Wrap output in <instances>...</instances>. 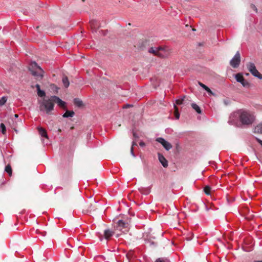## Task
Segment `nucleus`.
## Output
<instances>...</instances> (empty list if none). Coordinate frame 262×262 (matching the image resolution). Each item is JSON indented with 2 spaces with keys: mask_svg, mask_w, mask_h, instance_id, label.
I'll list each match as a JSON object with an SVG mask.
<instances>
[{
  "mask_svg": "<svg viewBox=\"0 0 262 262\" xmlns=\"http://www.w3.org/2000/svg\"><path fill=\"white\" fill-rule=\"evenodd\" d=\"M254 262H262V260H259V261H254Z\"/></svg>",
  "mask_w": 262,
  "mask_h": 262,
  "instance_id": "44",
  "label": "nucleus"
},
{
  "mask_svg": "<svg viewBox=\"0 0 262 262\" xmlns=\"http://www.w3.org/2000/svg\"><path fill=\"white\" fill-rule=\"evenodd\" d=\"M143 237L145 241H150L151 238H154L150 233L148 232H144L143 234Z\"/></svg>",
  "mask_w": 262,
  "mask_h": 262,
  "instance_id": "18",
  "label": "nucleus"
},
{
  "mask_svg": "<svg viewBox=\"0 0 262 262\" xmlns=\"http://www.w3.org/2000/svg\"><path fill=\"white\" fill-rule=\"evenodd\" d=\"M38 130L39 135L41 137H45L47 139L48 138V136L47 132L44 128H43L42 127H38Z\"/></svg>",
  "mask_w": 262,
  "mask_h": 262,
  "instance_id": "15",
  "label": "nucleus"
},
{
  "mask_svg": "<svg viewBox=\"0 0 262 262\" xmlns=\"http://www.w3.org/2000/svg\"><path fill=\"white\" fill-rule=\"evenodd\" d=\"M31 67L32 68L30 69V71L32 75L36 77L37 79H41L43 74L42 69L35 62L31 63Z\"/></svg>",
  "mask_w": 262,
  "mask_h": 262,
  "instance_id": "3",
  "label": "nucleus"
},
{
  "mask_svg": "<svg viewBox=\"0 0 262 262\" xmlns=\"http://www.w3.org/2000/svg\"><path fill=\"white\" fill-rule=\"evenodd\" d=\"M148 51L149 53L152 54L154 55L158 56L159 47H151L148 49Z\"/></svg>",
  "mask_w": 262,
  "mask_h": 262,
  "instance_id": "14",
  "label": "nucleus"
},
{
  "mask_svg": "<svg viewBox=\"0 0 262 262\" xmlns=\"http://www.w3.org/2000/svg\"><path fill=\"white\" fill-rule=\"evenodd\" d=\"M74 103L75 105L78 107H80L83 105L82 101L79 98H75L74 99Z\"/></svg>",
  "mask_w": 262,
  "mask_h": 262,
  "instance_id": "20",
  "label": "nucleus"
},
{
  "mask_svg": "<svg viewBox=\"0 0 262 262\" xmlns=\"http://www.w3.org/2000/svg\"><path fill=\"white\" fill-rule=\"evenodd\" d=\"M7 99L5 97H3L0 99V105H4L6 102Z\"/></svg>",
  "mask_w": 262,
  "mask_h": 262,
  "instance_id": "27",
  "label": "nucleus"
},
{
  "mask_svg": "<svg viewBox=\"0 0 262 262\" xmlns=\"http://www.w3.org/2000/svg\"><path fill=\"white\" fill-rule=\"evenodd\" d=\"M114 233V232L110 229L105 230L104 232L105 238L108 239L112 236H113Z\"/></svg>",
  "mask_w": 262,
  "mask_h": 262,
  "instance_id": "13",
  "label": "nucleus"
},
{
  "mask_svg": "<svg viewBox=\"0 0 262 262\" xmlns=\"http://www.w3.org/2000/svg\"><path fill=\"white\" fill-rule=\"evenodd\" d=\"M135 146H137V144L136 143V142L133 141L132 147H131V148H130V154L132 155V156H133L134 157H136V155H135V153L134 152V147Z\"/></svg>",
  "mask_w": 262,
  "mask_h": 262,
  "instance_id": "23",
  "label": "nucleus"
},
{
  "mask_svg": "<svg viewBox=\"0 0 262 262\" xmlns=\"http://www.w3.org/2000/svg\"><path fill=\"white\" fill-rule=\"evenodd\" d=\"M241 62V55L239 51H237L234 57L231 59L230 61V66L233 68H237L238 67Z\"/></svg>",
  "mask_w": 262,
  "mask_h": 262,
  "instance_id": "6",
  "label": "nucleus"
},
{
  "mask_svg": "<svg viewBox=\"0 0 262 262\" xmlns=\"http://www.w3.org/2000/svg\"><path fill=\"white\" fill-rule=\"evenodd\" d=\"M256 140L262 146V140H261L258 138H256Z\"/></svg>",
  "mask_w": 262,
  "mask_h": 262,
  "instance_id": "40",
  "label": "nucleus"
},
{
  "mask_svg": "<svg viewBox=\"0 0 262 262\" xmlns=\"http://www.w3.org/2000/svg\"><path fill=\"white\" fill-rule=\"evenodd\" d=\"M131 106V105L130 104H126L125 106H123V108H128L129 107Z\"/></svg>",
  "mask_w": 262,
  "mask_h": 262,
  "instance_id": "41",
  "label": "nucleus"
},
{
  "mask_svg": "<svg viewBox=\"0 0 262 262\" xmlns=\"http://www.w3.org/2000/svg\"><path fill=\"white\" fill-rule=\"evenodd\" d=\"M211 190H212V188L208 185L205 186L204 188V191L207 195L210 194V192H211Z\"/></svg>",
  "mask_w": 262,
  "mask_h": 262,
  "instance_id": "22",
  "label": "nucleus"
},
{
  "mask_svg": "<svg viewBox=\"0 0 262 262\" xmlns=\"http://www.w3.org/2000/svg\"><path fill=\"white\" fill-rule=\"evenodd\" d=\"M36 233L37 234H40L43 236H45L46 235V233H47L46 231L41 232V231H39L38 230H36Z\"/></svg>",
  "mask_w": 262,
  "mask_h": 262,
  "instance_id": "30",
  "label": "nucleus"
},
{
  "mask_svg": "<svg viewBox=\"0 0 262 262\" xmlns=\"http://www.w3.org/2000/svg\"><path fill=\"white\" fill-rule=\"evenodd\" d=\"M247 67L248 71L254 77L258 78L259 79H262V74H261L258 70L256 69L255 64L252 62H249L247 64Z\"/></svg>",
  "mask_w": 262,
  "mask_h": 262,
  "instance_id": "4",
  "label": "nucleus"
},
{
  "mask_svg": "<svg viewBox=\"0 0 262 262\" xmlns=\"http://www.w3.org/2000/svg\"><path fill=\"white\" fill-rule=\"evenodd\" d=\"M90 25L95 32H96L97 29L100 27L99 23L95 19H92L90 21Z\"/></svg>",
  "mask_w": 262,
  "mask_h": 262,
  "instance_id": "12",
  "label": "nucleus"
},
{
  "mask_svg": "<svg viewBox=\"0 0 262 262\" xmlns=\"http://www.w3.org/2000/svg\"><path fill=\"white\" fill-rule=\"evenodd\" d=\"M184 101V99H178L176 100V104L178 105H180L183 103V102Z\"/></svg>",
  "mask_w": 262,
  "mask_h": 262,
  "instance_id": "31",
  "label": "nucleus"
},
{
  "mask_svg": "<svg viewBox=\"0 0 262 262\" xmlns=\"http://www.w3.org/2000/svg\"><path fill=\"white\" fill-rule=\"evenodd\" d=\"M35 87L37 89V92L39 90H40V86L38 84H37L36 85H35Z\"/></svg>",
  "mask_w": 262,
  "mask_h": 262,
  "instance_id": "39",
  "label": "nucleus"
},
{
  "mask_svg": "<svg viewBox=\"0 0 262 262\" xmlns=\"http://www.w3.org/2000/svg\"><path fill=\"white\" fill-rule=\"evenodd\" d=\"M170 53V50L168 47H159L158 56L161 58H165L168 57Z\"/></svg>",
  "mask_w": 262,
  "mask_h": 262,
  "instance_id": "5",
  "label": "nucleus"
},
{
  "mask_svg": "<svg viewBox=\"0 0 262 262\" xmlns=\"http://www.w3.org/2000/svg\"><path fill=\"white\" fill-rule=\"evenodd\" d=\"M156 141L161 143L166 150H169L170 149L172 148V145H171V144L168 142L166 141L163 138H157Z\"/></svg>",
  "mask_w": 262,
  "mask_h": 262,
  "instance_id": "8",
  "label": "nucleus"
},
{
  "mask_svg": "<svg viewBox=\"0 0 262 262\" xmlns=\"http://www.w3.org/2000/svg\"><path fill=\"white\" fill-rule=\"evenodd\" d=\"M237 117H239L241 123L245 125L251 124L254 120V116L250 112L244 110H239L233 113L230 116L229 122H231L232 121V118Z\"/></svg>",
  "mask_w": 262,
  "mask_h": 262,
  "instance_id": "1",
  "label": "nucleus"
},
{
  "mask_svg": "<svg viewBox=\"0 0 262 262\" xmlns=\"http://www.w3.org/2000/svg\"><path fill=\"white\" fill-rule=\"evenodd\" d=\"M5 171L8 173L10 176L12 174V168L10 165H8L6 166Z\"/></svg>",
  "mask_w": 262,
  "mask_h": 262,
  "instance_id": "24",
  "label": "nucleus"
},
{
  "mask_svg": "<svg viewBox=\"0 0 262 262\" xmlns=\"http://www.w3.org/2000/svg\"><path fill=\"white\" fill-rule=\"evenodd\" d=\"M199 84L202 88H203L204 90L206 89L207 88V86L206 85H205L204 84L202 83V82H199Z\"/></svg>",
  "mask_w": 262,
  "mask_h": 262,
  "instance_id": "34",
  "label": "nucleus"
},
{
  "mask_svg": "<svg viewBox=\"0 0 262 262\" xmlns=\"http://www.w3.org/2000/svg\"><path fill=\"white\" fill-rule=\"evenodd\" d=\"M139 145L141 147H144L145 146V143L143 142V141H141L140 143H139Z\"/></svg>",
  "mask_w": 262,
  "mask_h": 262,
  "instance_id": "37",
  "label": "nucleus"
},
{
  "mask_svg": "<svg viewBox=\"0 0 262 262\" xmlns=\"http://www.w3.org/2000/svg\"><path fill=\"white\" fill-rule=\"evenodd\" d=\"M62 81L65 88H67L70 84V82L69 81L68 77L67 76H63L62 77Z\"/></svg>",
  "mask_w": 262,
  "mask_h": 262,
  "instance_id": "19",
  "label": "nucleus"
},
{
  "mask_svg": "<svg viewBox=\"0 0 262 262\" xmlns=\"http://www.w3.org/2000/svg\"><path fill=\"white\" fill-rule=\"evenodd\" d=\"M125 230H124V232H125V231H126L127 230V229H124Z\"/></svg>",
  "mask_w": 262,
  "mask_h": 262,
  "instance_id": "47",
  "label": "nucleus"
},
{
  "mask_svg": "<svg viewBox=\"0 0 262 262\" xmlns=\"http://www.w3.org/2000/svg\"><path fill=\"white\" fill-rule=\"evenodd\" d=\"M174 107H175V108H176V111H177V108L176 107V106L175 105H174Z\"/></svg>",
  "mask_w": 262,
  "mask_h": 262,
  "instance_id": "45",
  "label": "nucleus"
},
{
  "mask_svg": "<svg viewBox=\"0 0 262 262\" xmlns=\"http://www.w3.org/2000/svg\"><path fill=\"white\" fill-rule=\"evenodd\" d=\"M175 117L177 119H179L180 117V114L178 112H176L175 113Z\"/></svg>",
  "mask_w": 262,
  "mask_h": 262,
  "instance_id": "36",
  "label": "nucleus"
},
{
  "mask_svg": "<svg viewBox=\"0 0 262 262\" xmlns=\"http://www.w3.org/2000/svg\"><path fill=\"white\" fill-rule=\"evenodd\" d=\"M118 228L119 230H122L123 229H128V224L123 220H119L117 223Z\"/></svg>",
  "mask_w": 262,
  "mask_h": 262,
  "instance_id": "10",
  "label": "nucleus"
},
{
  "mask_svg": "<svg viewBox=\"0 0 262 262\" xmlns=\"http://www.w3.org/2000/svg\"><path fill=\"white\" fill-rule=\"evenodd\" d=\"M95 210V208L94 207L92 206V205H90V208H89V209L86 210L85 211V213H87L89 211H91L92 210Z\"/></svg>",
  "mask_w": 262,
  "mask_h": 262,
  "instance_id": "33",
  "label": "nucleus"
},
{
  "mask_svg": "<svg viewBox=\"0 0 262 262\" xmlns=\"http://www.w3.org/2000/svg\"><path fill=\"white\" fill-rule=\"evenodd\" d=\"M224 103L226 104V105H228L229 104V102L228 100H224Z\"/></svg>",
  "mask_w": 262,
  "mask_h": 262,
  "instance_id": "42",
  "label": "nucleus"
},
{
  "mask_svg": "<svg viewBox=\"0 0 262 262\" xmlns=\"http://www.w3.org/2000/svg\"><path fill=\"white\" fill-rule=\"evenodd\" d=\"M126 256L129 260L133 256V252L131 251L128 252L126 254Z\"/></svg>",
  "mask_w": 262,
  "mask_h": 262,
  "instance_id": "28",
  "label": "nucleus"
},
{
  "mask_svg": "<svg viewBox=\"0 0 262 262\" xmlns=\"http://www.w3.org/2000/svg\"><path fill=\"white\" fill-rule=\"evenodd\" d=\"M191 106L198 114L201 113V108L196 104L192 103L191 104Z\"/></svg>",
  "mask_w": 262,
  "mask_h": 262,
  "instance_id": "21",
  "label": "nucleus"
},
{
  "mask_svg": "<svg viewBox=\"0 0 262 262\" xmlns=\"http://www.w3.org/2000/svg\"><path fill=\"white\" fill-rule=\"evenodd\" d=\"M210 95H213V93L211 91V90L207 86L206 89L205 90Z\"/></svg>",
  "mask_w": 262,
  "mask_h": 262,
  "instance_id": "29",
  "label": "nucleus"
},
{
  "mask_svg": "<svg viewBox=\"0 0 262 262\" xmlns=\"http://www.w3.org/2000/svg\"><path fill=\"white\" fill-rule=\"evenodd\" d=\"M37 95L40 97H45L46 95V93H45V91H43L42 90H39L38 91H37Z\"/></svg>",
  "mask_w": 262,
  "mask_h": 262,
  "instance_id": "25",
  "label": "nucleus"
},
{
  "mask_svg": "<svg viewBox=\"0 0 262 262\" xmlns=\"http://www.w3.org/2000/svg\"><path fill=\"white\" fill-rule=\"evenodd\" d=\"M74 112L73 111H66L62 115L63 118L72 117L74 115Z\"/></svg>",
  "mask_w": 262,
  "mask_h": 262,
  "instance_id": "16",
  "label": "nucleus"
},
{
  "mask_svg": "<svg viewBox=\"0 0 262 262\" xmlns=\"http://www.w3.org/2000/svg\"><path fill=\"white\" fill-rule=\"evenodd\" d=\"M254 133L262 134V123H259L254 128Z\"/></svg>",
  "mask_w": 262,
  "mask_h": 262,
  "instance_id": "17",
  "label": "nucleus"
},
{
  "mask_svg": "<svg viewBox=\"0 0 262 262\" xmlns=\"http://www.w3.org/2000/svg\"><path fill=\"white\" fill-rule=\"evenodd\" d=\"M39 110L42 114H51V112L54 110V104L52 96L48 99H44L39 102Z\"/></svg>",
  "mask_w": 262,
  "mask_h": 262,
  "instance_id": "2",
  "label": "nucleus"
},
{
  "mask_svg": "<svg viewBox=\"0 0 262 262\" xmlns=\"http://www.w3.org/2000/svg\"><path fill=\"white\" fill-rule=\"evenodd\" d=\"M15 117H18V115L15 114Z\"/></svg>",
  "mask_w": 262,
  "mask_h": 262,
  "instance_id": "46",
  "label": "nucleus"
},
{
  "mask_svg": "<svg viewBox=\"0 0 262 262\" xmlns=\"http://www.w3.org/2000/svg\"><path fill=\"white\" fill-rule=\"evenodd\" d=\"M133 136H134V137L135 138H138V135L134 131L133 132Z\"/></svg>",
  "mask_w": 262,
  "mask_h": 262,
  "instance_id": "38",
  "label": "nucleus"
},
{
  "mask_svg": "<svg viewBox=\"0 0 262 262\" xmlns=\"http://www.w3.org/2000/svg\"><path fill=\"white\" fill-rule=\"evenodd\" d=\"M52 99H53L54 104L56 103L58 105L61 107H64L66 106V102L62 101L58 97L56 96H52Z\"/></svg>",
  "mask_w": 262,
  "mask_h": 262,
  "instance_id": "9",
  "label": "nucleus"
},
{
  "mask_svg": "<svg viewBox=\"0 0 262 262\" xmlns=\"http://www.w3.org/2000/svg\"><path fill=\"white\" fill-rule=\"evenodd\" d=\"M158 159L164 167L168 166V163L165 157L161 154H158Z\"/></svg>",
  "mask_w": 262,
  "mask_h": 262,
  "instance_id": "11",
  "label": "nucleus"
},
{
  "mask_svg": "<svg viewBox=\"0 0 262 262\" xmlns=\"http://www.w3.org/2000/svg\"><path fill=\"white\" fill-rule=\"evenodd\" d=\"M235 78L237 82L241 83L242 85L245 88H248L250 86V83L245 79L242 73H237L235 75Z\"/></svg>",
  "mask_w": 262,
  "mask_h": 262,
  "instance_id": "7",
  "label": "nucleus"
},
{
  "mask_svg": "<svg viewBox=\"0 0 262 262\" xmlns=\"http://www.w3.org/2000/svg\"><path fill=\"white\" fill-rule=\"evenodd\" d=\"M155 262H166L165 260L162 258H158L157 259Z\"/></svg>",
  "mask_w": 262,
  "mask_h": 262,
  "instance_id": "35",
  "label": "nucleus"
},
{
  "mask_svg": "<svg viewBox=\"0 0 262 262\" xmlns=\"http://www.w3.org/2000/svg\"><path fill=\"white\" fill-rule=\"evenodd\" d=\"M144 46V45H143H143H141L140 47H141V48H142V47H143Z\"/></svg>",
  "mask_w": 262,
  "mask_h": 262,
  "instance_id": "43",
  "label": "nucleus"
},
{
  "mask_svg": "<svg viewBox=\"0 0 262 262\" xmlns=\"http://www.w3.org/2000/svg\"><path fill=\"white\" fill-rule=\"evenodd\" d=\"M0 128L2 130V132L3 134H5L6 132V128L4 123H1L0 125Z\"/></svg>",
  "mask_w": 262,
  "mask_h": 262,
  "instance_id": "26",
  "label": "nucleus"
},
{
  "mask_svg": "<svg viewBox=\"0 0 262 262\" xmlns=\"http://www.w3.org/2000/svg\"><path fill=\"white\" fill-rule=\"evenodd\" d=\"M250 7H251V8L255 12H257V9L254 5L251 4Z\"/></svg>",
  "mask_w": 262,
  "mask_h": 262,
  "instance_id": "32",
  "label": "nucleus"
}]
</instances>
